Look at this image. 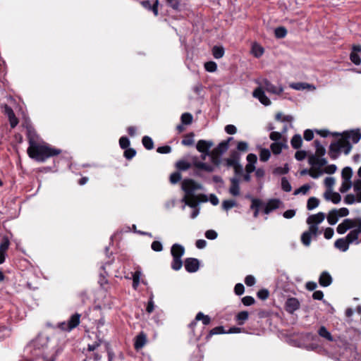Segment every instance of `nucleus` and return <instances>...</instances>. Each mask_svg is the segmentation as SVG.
<instances>
[{
	"label": "nucleus",
	"instance_id": "nucleus-1",
	"mask_svg": "<svg viewBox=\"0 0 361 361\" xmlns=\"http://www.w3.org/2000/svg\"><path fill=\"white\" fill-rule=\"evenodd\" d=\"M257 83L258 87L253 91L252 95L264 106H269L271 103L270 99L265 94V91L275 95H279L283 91V88L281 85L276 86L266 78L257 80Z\"/></svg>",
	"mask_w": 361,
	"mask_h": 361
},
{
	"label": "nucleus",
	"instance_id": "nucleus-2",
	"mask_svg": "<svg viewBox=\"0 0 361 361\" xmlns=\"http://www.w3.org/2000/svg\"><path fill=\"white\" fill-rule=\"evenodd\" d=\"M27 153L31 159L38 162H44L51 157L59 155L61 153V150L53 147L47 143L39 144L37 142L34 145L29 146Z\"/></svg>",
	"mask_w": 361,
	"mask_h": 361
},
{
	"label": "nucleus",
	"instance_id": "nucleus-3",
	"mask_svg": "<svg viewBox=\"0 0 361 361\" xmlns=\"http://www.w3.org/2000/svg\"><path fill=\"white\" fill-rule=\"evenodd\" d=\"M248 150V144L245 141L238 142L236 149L231 151L230 157L227 158V166H233L235 176L238 179L243 173V166L240 164L241 153Z\"/></svg>",
	"mask_w": 361,
	"mask_h": 361
},
{
	"label": "nucleus",
	"instance_id": "nucleus-4",
	"mask_svg": "<svg viewBox=\"0 0 361 361\" xmlns=\"http://www.w3.org/2000/svg\"><path fill=\"white\" fill-rule=\"evenodd\" d=\"M279 202L278 200H271L265 204L259 199L252 198L250 208L254 210V216L257 217L260 210L263 209L264 212L268 214L279 207Z\"/></svg>",
	"mask_w": 361,
	"mask_h": 361
},
{
	"label": "nucleus",
	"instance_id": "nucleus-5",
	"mask_svg": "<svg viewBox=\"0 0 361 361\" xmlns=\"http://www.w3.org/2000/svg\"><path fill=\"white\" fill-rule=\"evenodd\" d=\"M87 338L92 341L87 345L88 351L95 350L104 342V336L98 327L95 331L90 332Z\"/></svg>",
	"mask_w": 361,
	"mask_h": 361
},
{
	"label": "nucleus",
	"instance_id": "nucleus-6",
	"mask_svg": "<svg viewBox=\"0 0 361 361\" xmlns=\"http://www.w3.org/2000/svg\"><path fill=\"white\" fill-rule=\"evenodd\" d=\"M80 317L81 315L80 314L75 313L71 315L68 322L59 323L58 327L63 331H71L79 325Z\"/></svg>",
	"mask_w": 361,
	"mask_h": 361
},
{
	"label": "nucleus",
	"instance_id": "nucleus-7",
	"mask_svg": "<svg viewBox=\"0 0 361 361\" xmlns=\"http://www.w3.org/2000/svg\"><path fill=\"white\" fill-rule=\"evenodd\" d=\"M202 185L190 178L184 179L182 182V189L185 192V195H195L197 190H202Z\"/></svg>",
	"mask_w": 361,
	"mask_h": 361
},
{
	"label": "nucleus",
	"instance_id": "nucleus-8",
	"mask_svg": "<svg viewBox=\"0 0 361 361\" xmlns=\"http://www.w3.org/2000/svg\"><path fill=\"white\" fill-rule=\"evenodd\" d=\"M226 152V140L221 141L218 147L209 152L211 161L214 165H219L221 162V157Z\"/></svg>",
	"mask_w": 361,
	"mask_h": 361
},
{
	"label": "nucleus",
	"instance_id": "nucleus-9",
	"mask_svg": "<svg viewBox=\"0 0 361 361\" xmlns=\"http://www.w3.org/2000/svg\"><path fill=\"white\" fill-rule=\"evenodd\" d=\"M185 204L188 206L195 208L197 207L199 202H206L208 201L207 196L204 194H200L198 195H185L183 200Z\"/></svg>",
	"mask_w": 361,
	"mask_h": 361
},
{
	"label": "nucleus",
	"instance_id": "nucleus-10",
	"mask_svg": "<svg viewBox=\"0 0 361 361\" xmlns=\"http://www.w3.org/2000/svg\"><path fill=\"white\" fill-rule=\"evenodd\" d=\"M192 166L195 167L193 170V175L197 177L202 178V171L207 172H212L214 167L206 163L198 161L196 158L193 159Z\"/></svg>",
	"mask_w": 361,
	"mask_h": 361
},
{
	"label": "nucleus",
	"instance_id": "nucleus-11",
	"mask_svg": "<svg viewBox=\"0 0 361 361\" xmlns=\"http://www.w3.org/2000/svg\"><path fill=\"white\" fill-rule=\"evenodd\" d=\"M23 127L26 129V136L29 146H32L37 143V134L32 125L30 122L26 121L23 124Z\"/></svg>",
	"mask_w": 361,
	"mask_h": 361
},
{
	"label": "nucleus",
	"instance_id": "nucleus-12",
	"mask_svg": "<svg viewBox=\"0 0 361 361\" xmlns=\"http://www.w3.org/2000/svg\"><path fill=\"white\" fill-rule=\"evenodd\" d=\"M355 226H357L355 220H353L350 219H345L343 221L342 223L338 224V226L336 228V231L339 234H343L348 229L353 228Z\"/></svg>",
	"mask_w": 361,
	"mask_h": 361
},
{
	"label": "nucleus",
	"instance_id": "nucleus-13",
	"mask_svg": "<svg viewBox=\"0 0 361 361\" xmlns=\"http://www.w3.org/2000/svg\"><path fill=\"white\" fill-rule=\"evenodd\" d=\"M184 266L188 272H196L200 268V262L196 258L188 257L185 259Z\"/></svg>",
	"mask_w": 361,
	"mask_h": 361
},
{
	"label": "nucleus",
	"instance_id": "nucleus-14",
	"mask_svg": "<svg viewBox=\"0 0 361 361\" xmlns=\"http://www.w3.org/2000/svg\"><path fill=\"white\" fill-rule=\"evenodd\" d=\"M342 150V141L332 142L329 146V155L332 159L338 158L340 152Z\"/></svg>",
	"mask_w": 361,
	"mask_h": 361
},
{
	"label": "nucleus",
	"instance_id": "nucleus-15",
	"mask_svg": "<svg viewBox=\"0 0 361 361\" xmlns=\"http://www.w3.org/2000/svg\"><path fill=\"white\" fill-rule=\"evenodd\" d=\"M140 4L147 11H152L155 16L159 15V0H155L153 4H151L150 1L149 0H144L140 1Z\"/></svg>",
	"mask_w": 361,
	"mask_h": 361
},
{
	"label": "nucleus",
	"instance_id": "nucleus-16",
	"mask_svg": "<svg viewBox=\"0 0 361 361\" xmlns=\"http://www.w3.org/2000/svg\"><path fill=\"white\" fill-rule=\"evenodd\" d=\"M214 143L212 141L200 140L197 142L196 148L201 153L209 152L210 148L213 146Z\"/></svg>",
	"mask_w": 361,
	"mask_h": 361
},
{
	"label": "nucleus",
	"instance_id": "nucleus-17",
	"mask_svg": "<svg viewBox=\"0 0 361 361\" xmlns=\"http://www.w3.org/2000/svg\"><path fill=\"white\" fill-rule=\"evenodd\" d=\"M333 279L330 274L326 271H322L319 277V283L321 286L327 287L332 283Z\"/></svg>",
	"mask_w": 361,
	"mask_h": 361
},
{
	"label": "nucleus",
	"instance_id": "nucleus-18",
	"mask_svg": "<svg viewBox=\"0 0 361 361\" xmlns=\"http://www.w3.org/2000/svg\"><path fill=\"white\" fill-rule=\"evenodd\" d=\"M324 197L326 200L331 201L334 204L339 203L341 200L339 193L332 192L331 190H327L324 194Z\"/></svg>",
	"mask_w": 361,
	"mask_h": 361
},
{
	"label": "nucleus",
	"instance_id": "nucleus-19",
	"mask_svg": "<svg viewBox=\"0 0 361 361\" xmlns=\"http://www.w3.org/2000/svg\"><path fill=\"white\" fill-rule=\"evenodd\" d=\"M324 219L325 214L324 212H319L317 214L310 215L307 219V224L317 225L322 223Z\"/></svg>",
	"mask_w": 361,
	"mask_h": 361
},
{
	"label": "nucleus",
	"instance_id": "nucleus-20",
	"mask_svg": "<svg viewBox=\"0 0 361 361\" xmlns=\"http://www.w3.org/2000/svg\"><path fill=\"white\" fill-rule=\"evenodd\" d=\"M286 310L290 313L297 310L300 307V303L298 300L295 298L288 299L286 301Z\"/></svg>",
	"mask_w": 361,
	"mask_h": 361
},
{
	"label": "nucleus",
	"instance_id": "nucleus-21",
	"mask_svg": "<svg viewBox=\"0 0 361 361\" xmlns=\"http://www.w3.org/2000/svg\"><path fill=\"white\" fill-rule=\"evenodd\" d=\"M171 256L183 257L185 254V248L183 245L175 243L171 247Z\"/></svg>",
	"mask_w": 361,
	"mask_h": 361
},
{
	"label": "nucleus",
	"instance_id": "nucleus-22",
	"mask_svg": "<svg viewBox=\"0 0 361 361\" xmlns=\"http://www.w3.org/2000/svg\"><path fill=\"white\" fill-rule=\"evenodd\" d=\"M334 246L342 252H346L348 250L349 244L345 238H341L335 241Z\"/></svg>",
	"mask_w": 361,
	"mask_h": 361
},
{
	"label": "nucleus",
	"instance_id": "nucleus-23",
	"mask_svg": "<svg viewBox=\"0 0 361 361\" xmlns=\"http://www.w3.org/2000/svg\"><path fill=\"white\" fill-rule=\"evenodd\" d=\"M346 139L351 140L353 143H357L361 139V133L359 130H351L349 133H346Z\"/></svg>",
	"mask_w": 361,
	"mask_h": 361
},
{
	"label": "nucleus",
	"instance_id": "nucleus-24",
	"mask_svg": "<svg viewBox=\"0 0 361 361\" xmlns=\"http://www.w3.org/2000/svg\"><path fill=\"white\" fill-rule=\"evenodd\" d=\"M231 185L229 192L234 196L238 195L240 193L239 189V179L238 178H233L231 179Z\"/></svg>",
	"mask_w": 361,
	"mask_h": 361
},
{
	"label": "nucleus",
	"instance_id": "nucleus-25",
	"mask_svg": "<svg viewBox=\"0 0 361 361\" xmlns=\"http://www.w3.org/2000/svg\"><path fill=\"white\" fill-rule=\"evenodd\" d=\"M270 147L274 154H279L281 152L282 149L287 148L288 145L286 143L281 142H275L271 145Z\"/></svg>",
	"mask_w": 361,
	"mask_h": 361
},
{
	"label": "nucleus",
	"instance_id": "nucleus-26",
	"mask_svg": "<svg viewBox=\"0 0 361 361\" xmlns=\"http://www.w3.org/2000/svg\"><path fill=\"white\" fill-rule=\"evenodd\" d=\"M360 232L357 229H354L351 231L345 237L346 240L348 244L353 243L356 241V244H358L359 242L357 241L358 239V235Z\"/></svg>",
	"mask_w": 361,
	"mask_h": 361
},
{
	"label": "nucleus",
	"instance_id": "nucleus-27",
	"mask_svg": "<svg viewBox=\"0 0 361 361\" xmlns=\"http://www.w3.org/2000/svg\"><path fill=\"white\" fill-rule=\"evenodd\" d=\"M290 87L294 90H305V89H312V90H315V87L310 85V84H308V83H306V82H295V83H292Z\"/></svg>",
	"mask_w": 361,
	"mask_h": 361
},
{
	"label": "nucleus",
	"instance_id": "nucleus-28",
	"mask_svg": "<svg viewBox=\"0 0 361 361\" xmlns=\"http://www.w3.org/2000/svg\"><path fill=\"white\" fill-rule=\"evenodd\" d=\"M264 52V49L261 45L257 43H254L252 45L251 53L256 58H259L260 56H262Z\"/></svg>",
	"mask_w": 361,
	"mask_h": 361
},
{
	"label": "nucleus",
	"instance_id": "nucleus-29",
	"mask_svg": "<svg viewBox=\"0 0 361 361\" xmlns=\"http://www.w3.org/2000/svg\"><path fill=\"white\" fill-rule=\"evenodd\" d=\"M173 260L171 264V269L174 271L180 270L183 267L182 257L172 256Z\"/></svg>",
	"mask_w": 361,
	"mask_h": 361
},
{
	"label": "nucleus",
	"instance_id": "nucleus-30",
	"mask_svg": "<svg viewBox=\"0 0 361 361\" xmlns=\"http://www.w3.org/2000/svg\"><path fill=\"white\" fill-rule=\"evenodd\" d=\"M146 341V336L143 333L137 335L134 344L135 348L137 350L142 348L145 345Z\"/></svg>",
	"mask_w": 361,
	"mask_h": 361
},
{
	"label": "nucleus",
	"instance_id": "nucleus-31",
	"mask_svg": "<svg viewBox=\"0 0 361 361\" xmlns=\"http://www.w3.org/2000/svg\"><path fill=\"white\" fill-rule=\"evenodd\" d=\"M249 313L247 311H241L235 316V320L238 325H243L248 319Z\"/></svg>",
	"mask_w": 361,
	"mask_h": 361
},
{
	"label": "nucleus",
	"instance_id": "nucleus-32",
	"mask_svg": "<svg viewBox=\"0 0 361 361\" xmlns=\"http://www.w3.org/2000/svg\"><path fill=\"white\" fill-rule=\"evenodd\" d=\"M166 5L176 11L182 10V4L180 0H166Z\"/></svg>",
	"mask_w": 361,
	"mask_h": 361
},
{
	"label": "nucleus",
	"instance_id": "nucleus-33",
	"mask_svg": "<svg viewBox=\"0 0 361 361\" xmlns=\"http://www.w3.org/2000/svg\"><path fill=\"white\" fill-rule=\"evenodd\" d=\"M318 334L319 336L326 339L329 341H333L334 338L331 333L327 330L324 326H322L318 330Z\"/></svg>",
	"mask_w": 361,
	"mask_h": 361
},
{
	"label": "nucleus",
	"instance_id": "nucleus-34",
	"mask_svg": "<svg viewBox=\"0 0 361 361\" xmlns=\"http://www.w3.org/2000/svg\"><path fill=\"white\" fill-rule=\"evenodd\" d=\"M338 220L337 209H332L327 216V221L330 225H335Z\"/></svg>",
	"mask_w": 361,
	"mask_h": 361
},
{
	"label": "nucleus",
	"instance_id": "nucleus-35",
	"mask_svg": "<svg viewBox=\"0 0 361 361\" xmlns=\"http://www.w3.org/2000/svg\"><path fill=\"white\" fill-rule=\"evenodd\" d=\"M302 143V140L301 135L299 134H295L290 140L291 146L294 149H299Z\"/></svg>",
	"mask_w": 361,
	"mask_h": 361
},
{
	"label": "nucleus",
	"instance_id": "nucleus-36",
	"mask_svg": "<svg viewBox=\"0 0 361 361\" xmlns=\"http://www.w3.org/2000/svg\"><path fill=\"white\" fill-rule=\"evenodd\" d=\"M142 143L143 145V146L145 147V148L147 150H151L152 149H154V142L152 140V139L147 136V135H145L142 139Z\"/></svg>",
	"mask_w": 361,
	"mask_h": 361
},
{
	"label": "nucleus",
	"instance_id": "nucleus-37",
	"mask_svg": "<svg viewBox=\"0 0 361 361\" xmlns=\"http://www.w3.org/2000/svg\"><path fill=\"white\" fill-rule=\"evenodd\" d=\"M190 164L185 160H179L176 164V167L178 171H186L192 166Z\"/></svg>",
	"mask_w": 361,
	"mask_h": 361
},
{
	"label": "nucleus",
	"instance_id": "nucleus-38",
	"mask_svg": "<svg viewBox=\"0 0 361 361\" xmlns=\"http://www.w3.org/2000/svg\"><path fill=\"white\" fill-rule=\"evenodd\" d=\"M197 322L198 321H196V317L195 318V319L193 321H192L189 324H188V329H190V334L191 335H192L194 337H196L197 340H199L202 336L201 334H197L195 332V327L197 324Z\"/></svg>",
	"mask_w": 361,
	"mask_h": 361
},
{
	"label": "nucleus",
	"instance_id": "nucleus-39",
	"mask_svg": "<svg viewBox=\"0 0 361 361\" xmlns=\"http://www.w3.org/2000/svg\"><path fill=\"white\" fill-rule=\"evenodd\" d=\"M353 189L357 195V202H361V179L354 181Z\"/></svg>",
	"mask_w": 361,
	"mask_h": 361
},
{
	"label": "nucleus",
	"instance_id": "nucleus-40",
	"mask_svg": "<svg viewBox=\"0 0 361 361\" xmlns=\"http://www.w3.org/2000/svg\"><path fill=\"white\" fill-rule=\"evenodd\" d=\"M195 134L193 133H189L186 134L184 138L181 141V144L185 146H190L194 143L193 137Z\"/></svg>",
	"mask_w": 361,
	"mask_h": 361
},
{
	"label": "nucleus",
	"instance_id": "nucleus-41",
	"mask_svg": "<svg viewBox=\"0 0 361 361\" xmlns=\"http://www.w3.org/2000/svg\"><path fill=\"white\" fill-rule=\"evenodd\" d=\"M352 176L353 170L350 167L346 166L344 169H343L341 172L343 180H351Z\"/></svg>",
	"mask_w": 361,
	"mask_h": 361
},
{
	"label": "nucleus",
	"instance_id": "nucleus-42",
	"mask_svg": "<svg viewBox=\"0 0 361 361\" xmlns=\"http://www.w3.org/2000/svg\"><path fill=\"white\" fill-rule=\"evenodd\" d=\"M225 333H226V331L224 330V327L223 326H219L214 327L212 329H211L209 331L208 335L207 336L206 338L208 340L213 335L221 334H225Z\"/></svg>",
	"mask_w": 361,
	"mask_h": 361
},
{
	"label": "nucleus",
	"instance_id": "nucleus-43",
	"mask_svg": "<svg viewBox=\"0 0 361 361\" xmlns=\"http://www.w3.org/2000/svg\"><path fill=\"white\" fill-rule=\"evenodd\" d=\"M319 200L317 197H312L309 198L307 200V209L308 210H312V209H315L316 207H317L319 206Z\"/></svg>",
	"mask_w": 361,
	"mask_h": 361
},
{
	"label": "nucleus",
	"instance_id": "nucleus-44",
	"mask_svg": "<svg viewBox=\"0 0 361 361\" xmlns=\"http://www.w3.org/2000/svg\"><path fill=\"white\" fill-rule=\"evenodd\" d=\"M196 321H202V324L207 326L210 324L211 318L208 315H205L202 312H200L196 314Z\"/></svg>",
	"mask_w": 361,
	"mask_h": 361
},
{
	"label": "nucleus",
	"instance_id": "nucleus-45",
	"mask_svg": "<svg viewBox=\"0 0 361 361\" xmlns=\"http://www.w3.org/2000/svg\"><path fill=\"white\" fill-rule=\"evenodd\" d=\"M47 342H48V338L43 337V336H38L33 341V345L37 348H39V345H41L42 347H44L47 345Z\"/></svg>",
	"mask_w": 361,
	"mask_h": 361
},
{
	"label": "nucleus",
	"instance_id": "nucleus-46",
	"mask_svg": "<svg viewBox=\"0 0 361 361\" xmlns=\"http://www.w3.org/2000/svg\"><path fill=\"white\" fill-rule=\"evenodd\" d=\"M275 37L278 39L284 38L287 35V30L283 27H278L274 30Z\"/></svg>",
	"mask_w": 361,
	"mask_h": 361
},
{
	"label": "nucleus",
	"instance_id": "nucleus-47",
	"mask_svg": "<svg viewBox=\"0 0 361 361\" xmlns=\"http://www.w3.org/2000/svg\"><path fill=\"white\" fill-rule=\"evenodd\" d=\"M141 272L138 270L133 273V288L136 290L140 284Z\"/></svg>",
	"mask_w": 361,
	"mask_h": 361
},
{
	"label": "nucleus",
	"instance_id": "nucleus-48",
	"mask_svg": "<svg viewBox=\"0 0 361 361\" xmlns=\"http://www.w3.org/2000/svg\"><path fill=\"white\" fill-rule=\"evenodd\" d=\"M212 54L214 58L220 59L224 54V49L222 47L214 46L212 49Z\"/></svg>",
	"mask_w": 361,
	"mask_h": 361
},
{
	"label": "nucleus",
	"instance_id": "nucleus-49",
	"mask_svg": "<svg viewBox=\"0 0 361 361\" xmlns=\"http://www.w3.org/2000/svg\"><path fill=\"white\" fill-rule=\"evenodd\" d=\"M314 145L316 148L315 155L322 157L326 154V149L322 145H321V143L318 140L314 141Z\"/></svg>",
	"mask_w": 361,
	"mask_h": 361
},
{
	"label": "nucleus",
	"instance_id": "nucleus-50",
	"mask_svg": "<svg viewBox=\"0 0 361 361\" xmlns=\"http://www.w3.org/2000/svg\"><path fill=\"white\" fill-rule=\"evenodd\" d=\"M192 116L190 113H184L181 115L180 120L183 125H190L192 122Z\"/></svg>",
	"mask_w": 361,
	"mask_h": 361
},
{
	"label": "nucleus",
	"instance_id": "nucleus-51",
	"mask_svg": "<svg viewBox=\"0 0 361 361\" xmlns=\"http://www.w3.org/2000/svg\"><path fill=\"white\" fill-rule=\"evenodd\" d=\"M10 241L8 238L7 236H4L0 243V251L6 252V251L8 249Z\"/></svg>",
	"mask_w": 361,
	"mask_h": 361
},
{
	"label": "nucleus",
	"instance_id": "nucleus-52",
	"mask_svg": "<svg viewBox=\"0 0 361 361\" xmlns=\"http://www.w3.org/2000/svg\"><path fill=\"white\" fill-rule=\"evenodd\" d=\"M310 232L305 231L301 235V241L305 246H309L311 243L312 235Z\"/></svg>",
	"mask_w": 361,
	"mask_h": 361
},
{
	"label": "nucleus",
	"instance_id": "nucleus-53",
	"mask_svg": "<svg viewBox=\"0 0 361 361\" xmlns=\"http://www.w3.org/2000/svg\"><path fill=\"white\" fill-rule=\"evenodd\" d=\"M352 185H353L351 180H343L339 191L342 193H345L351 188Z\"/></svg>",
	"mask_w": 361,
	"mask_h": 361
},
{
	"label": "nucleus",
	"instance_id": "nucleus-54",
	"mask_svg": "<svg viewBox=\"0 0 361 361\" xmlns=\"http://www.w3.org/2000/svg\"><path fill=\"white\" fill-rule=\"evenodd\" d=\"M310 186L309 185H307V184L303 185L301 187H300L299 188L296 189L294 191L293 195H298L299 194L305 195L307 193V192L310 190Z\"/></svg>",
	"mask_w": 361,
	"mask_h": 361
},
{
	"label": "nucleus",
	"instance_id": "nucleus-55",
	"mask_svg": "<svg viewBox=\"0 0 361 361\" xmlns=\"http://www.w3.org/2000/svg\"><path fill=\"white\" fill-rule=\"evenodd\" d=\"M125 149L123 156L126 159H132L136 155V151L135 149L128 147Z\"/></svg>",
	"mask_w": 361,
	"mask_h": 361
},
{
	"label": "nucleus",
	"instance_id": "nucleus-56",
	"mask_svg": "<svg viewBox=\"0 0 361 361\" xmlns=\"http://www.w3.org/2000/svg\"><path fill=\"white\" fill-rule=\"evenodd\" d=\"M271 156L270 151L268 149H262L259 154V159L262 161H267Z\"/></svg>",
	"mask_w": 361,
	"mask_h": 361
},
{
	"label": "nucleus",
	"instance_id": "nucleus-57",
	"mask_svg": "<svg viewBox=\"0 0 361 361\" xmlns=\"http://www.w3.org/2000/svg\"><path fill=\"white\" fill-rule=\"evenodd\" d=\"M289 171V167L287 164H285L283 167H276L274 170V173L276 175H282V174H286Z\"/></svg>",
	"mask_w": 361,
	"mask_h": 361
},
{
	"label": "nucleus",
	"instance_id": "nucleus-58",
	"mask_svg": "<svg viewBox=\"0 0 361 361\" xmlns=\"http://www.w3.org/2000/svg\"><path fill=\"white\" fill-rule=\"evenodd\" d=\"M130 142L129 139L126 136H122L119 139V145L121 149H127L129 147Z\"/></svg>",
	"mask_w": 361,
	"mask_h": 361
},
{
	"label": "nucleus",
	"instance_id": "nucleus-59",
	"mask_svg": "<svg viewBox=\"0 0 361 361\" xmlns=\"http://www.w3.org/2000/svg\"><path fill=\"white\" fill-rule=\"evenodd\" d=\"M217 65L214 61H208L204 63V68L207 71L212 73L216 70Z\"/></svg>",
	"mask_w": 361,
	"mask_h": 361
},
{
	"label": "nucleus",
	"instance_id": "nucleus-60",
	"mask_svg": "<svg viewBox=\"0 0 361 361\" xmlns=\"http://www.w3.org/2000/svg\"><path fill=\"white\" fill-rule=\"evenodd\" d=\"M281 188L286 192H290L292 190V187L289 181L285 177L281 179Z\"/></svg>",
	"mask_w": 361,
	"mask_h": 361
},
{
	"label": "nucleus",
	"instance_id": "nucleus-61",
	"mask_svg": "<svg viewBox=\"0 0 361 361\" xmlns=\"http://www.w3.org/2000/svg\"><path fill=\"white\" fill-rule=\"evenodd\" d=\"M180 179H181V174L178 171L174 172V173H171V175L170 176V181L173 184L177 183L178 182H179L180 180Z\"/></svg>",
	"mask_w": 361,
	"mask_h": 361
},
{
	"label": "nucleus",
	"instance_id": "nucleus-62",
	"mask_svg": "<svg viewBox=\"0 0 361 361\" xmlns=\"http://www.w3.org/2000/svg\"><path fill=\"white\" fill-rule=\"evenodd\" d=\"M350 61L355 65L358 66L361 63V59L358 54L351 52L350 54Z\"/></svg>",
	"mask_w": 361,
	"mask_h": 361
},
{
	"label": "nucleus",
	"instance_id": "nucleus-63",
	"mask_svg": "<svg viewBox=\"0 0 361 361\" xmlns=\"http://www.w3.org/2000/svg\"><path fill=\"white\" fill-rule=\"evenodd\" d=\"M241 301L245 306H250L255 302V298L252 296H245Z\"/></svg>",
	"mask_w": 361,
	"mask_h": 361
},
{
	"label": "nucleus",
	"instance_id": "nucleus-64",
	"mask_svg": "<svg viewBox=\"0 0 361 361\" xmlns=\"http://www.w3.org/2000/svg\"><path fill=\"white\" fill-rule=\"evenodd\" d=\"M351 149L352 145L348 140L342 141V150L345 154H348L351 151Z\"/></svg>",
	"mask_w": 361,
	"mask_h": 361
}]
</instances>
